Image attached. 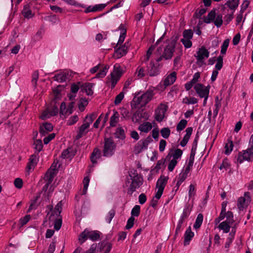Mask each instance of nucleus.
<instances>
[{
	"label": "nucleus",
	"mask_w": 253,
	"mask_h": 253,
	"mask_svg": "<svg viewBox=\"0 0 253 253\" xmlns=\"http://www.w3.org/2000/svg\"><path fill=\"white\" fill-rule=\"evenodd\" d=\"M56 166L52 165L45 175V179L47 182L43 187L42 193L43 196L47 199L51 196L54 191V187L51 185L49 186V185L56 175Z\"/></svg>",
	"instance_id": "1"
},
{
	"label": "nucleus",
	"mask_w": 253,
	"mask_h": 253,
	"mask_svg": "<svg viewBox=\"0 0 253 253\" xmlns=\"http://www.w3.org/2000/svg\"><path fill=\"white\" fill-rule=\"evenodd\" d=\"M95 118V115L94 114L86 116L83 124L79 128V130L76 136V139L81 138L87 133L89 126L92 124Z\"/></svg>",
	"instance_id": "2"
},
{
	"label": "nucleus",
	"mask_w": 253,
	"mask_h": 253,
	"mask_svg": "<svg viewBox=\"0 0 253 253\" xmlns=\"http://www.w3.org/2000/svg\"><path fill=\"white\" fill-rule=\"evenodd\" d=\"M154 95V91L152 89H149L145 93L140 96L135 97L133 99V101L141 107L145 106L153 98Z\"/></svg>",
	"instance_id": "3"
},
{
	"label": "nucleus",
	"mask_w": 253,
	"mask_h": 253,
	"mask_svg": "<svg viewBox=\"0 0 253 253\" xmlns=\"http://www.w3.org/2000/svg\"><path fill=\"white\" fill-rule=\"evenodd\" d=\"M194 163V158H190L187 165L183 169L181 172L178 174L177 177V180L176 185L174 188H176V190L179 189V186L186 179L188 174L192 167Z\"/></svg>",
	"instance_id": "4"
},
{
	"label": "nucleus",
	"mask_w": 253,
	"mask_h": 253,
	"mask_svg": "<svg viewBox=\"0 0 253 253\" xmlns=\"http://www.w3.org/2000/svg\"><path fill=\"white\" fill-rule=\"evenodd\" d=\"M168 108L169 103L168 102H161L158 104L155 110V120L159 122H162L166 117Z\"/></svg>",
	"instance_id": "5"
},
{
	"label": "nucleus",
	"mask_w": 253,
	"mask_h": 253,
	"mask_svg": "<svg viewBox=\"0 0 253 253\" xmlns=\"http://www.w3.org/2000/svg\"><path fill=\"white\" fill-rule=\"evenodd\" d=\"M116 144L111 138L104 139V145L103 150V155L105 157H111L115 153Z\"/></svg>",
	"instance_id": "6"
},
{
	"label": "nucleus",
	"mask_w": 253,
	"mask_h": 253,
	"mask_svg": "<svg viewBox=\"0 0 253 253\" xmlns=\"http://www.w3.org/2000/svg\"><path fill=\"white\" fill-rule=\"evenodd\" d=\"M204 22L206 23L213 22L217 27H220L223 23L222 16L221 14H216L215 11L212 10L205 18Z\"/></svg>",
	"instance_id": "7"
},
{
	"label": "nucleus",
	"mask_w": 253,
	"mask_h": 253,
	"mask_svg": "<svg viewBox=\"0 0 253 253\" xmlns=\"http://www.w3.org/2000/svg\"><path fill=\"white\" fill-rule=\"evenodd\" d=\"M176 42L173 41L165 47L162 55L157 58L156 60V62H159L161 61L163 58L166 60H169L172 58L174 51Z\"/></svg>",
	"instance_id": "8"
},
{
	"label": "nucleus",
	"mask_w": 253,
	"mask_h": 253,
	"mask_svg": "<svg viewBox=\"0 0 253 253\" xmlns=\"http://www.w3.org/2000/svg\"><path fill=\"white\" fill-rule=\"evenodd\" d=\"M123 75L122 69L119 64L114 66L113 71L111 74L110 83L112 88H114Z\"/></svg>",
	"instance_id": "9"
},
{
	"label": "nucleus",
	"mask_w": 253,
	"mask_h": 253,
	"mask_svg": "<svg viewBox=\"0 0 253 253\" xmlns=\"http://www.w3.org/2000/svg\"><path fill=\"white\" fill-rule=\"evenodd\" d=\"M168 177L164 175H161L158 179L156 184V188L158 190L155 195V198L157 199H159L162 196L164 188L168 182Z\"/></svg>",
	"instance_id": "10"
},
{
	"label": "nucleus",
	"mask_w": 253,
	"mask_h": 253,
	"mask_svg": "<svg viewBox=\"0 0 253 253\" xmlns=\"http://www.w3.org/2000/svg\"><path fill=\"white\" fill-rule=\"evenodd\" d=\"M253 159V150L250 148L243 150L239 153L237 159V162L241 164L244 161H251Z\"/></svg>",
	"instance_id": "11"
},
{
	"label": "nucleus",
	"mask_w": 253,
	"mask_h": 253,
	"mask_svg": "<svg viewBox=\"0 0 253 253\" xmlns=\"http://www.w3.org/2000/svg\"><path fill=\"white\" fill-rule=\"evenodd\" d=\"M132 182L128 190V193L132 194L136 189L138 188L143 183V178L141 176L136 175L132 178Z\"/></svg>",
	"instance_id": "12"
},
{
	"label": "nucleus",
	"mask_w": 253,
	"mask_h": 253,
	"mask_svg": "<svg viewBox=\"0 0 253 253\" xmlns=\"http://www.w3.org/2000/svg\"><path fill=\"white\" fill-rule=\"evenodd\" d=\"M194 89L201 98H203V96H209L210 92L209 86H205L201 84L198 83L195 84Z\"/></svg>",
	"instance_id": "13"
},
{
	"label": "nucleus",
	"mask_w": 253,
	"mask_h": 253,
	"mask_svg": "<svg viewBox=\"0 0 253 253\" xmlns=\"http://www.w3.org/2000/svg\"><path fill=\"white\" fill-rule=\"evenodd\" d=\"M58 110L57 107L52 106L44 110L41 115V118L42 120H46L52 116L57 114Z\"/></svg>",
	"instance_id": "14"
},
{
	"label": "nucleus",
	"mask_w": 253,
	"mask_h": 253,
	"mask_svg": "<svg viewBox=\"0 0 253 253\" xmlns=\"http://www.w3.org/2000/svg\"><path fill=\"white\" fill-rule=\"evenodd\" d=\"M74 106V102H71L68 107L66 108V104L62 102L60 105V113L62 115H69L71 114L73 111V107Z\"/></svg>",
	"instance_id": "15"
},
{
	"label": "nucleus",
	"mask_w": 253,
	"mask_h": 253,
	"mask_svg": "<svg viewBox=\"0 0 253 253\" xmlns=\"http://www.w3.org/2000/svg\"><path fill=\"white\" fill-rule=\"evenodd\" d=\"M38 161L39 157L37 155L33 154L32 155L29 159V162L26 167L27 171L28 172H30L31 171L33 170Z\"/></svg>",
	"instance_id": "16"
},
{
	"label": "nucleus",
	"mask_w": 253,
	"mask_h": 253,
	"mask_svg": "<svg viewBox=\"0 0 253 253\" xmlns=\"http://www.w3.org/2000/svg\"><path fill=\"white\" fill-rule=\"evenodd\" d=\"M250 197L247 194H245L244 197H241L238 200L237 207L240 210H243L247 206L250 202Z\"/></svg>",
	"instance_id": "17"
},
{
	"label": "nucleus",
	"mask_w": 253,
	"mask_h": 253,
	"mask_svg": "<svg viewBox=\"0 0 253 253\" xmlns=\"http://www.w3.org/2000/svg\"><path fill=\"white\" fill-rule=\"evenodd\" d=\"M209 56V52L205 47H202L199 49L197 52V55L196 56L197 59L198 61H202L203 59H205L208 58Z\"/></svg>",
	"instance_id": "18"
},
{
	"label": "nucleus",
	"mask_w": 253,
	"mask_h": 253,
	"mask_svg": "<svg viewBox=\"0 0 253 253\" xmlns=\"http://www.w3.org/2000/svg\"><path fill=\"white\" fill-rule=\"evenodd\" d=\"M53 129V126L48 123H43L40 126V133L44 135Z\"/></svg>",
	"instance_id": "19"
},
{
	"label": "nucleus",
	"mask_w": 253,
	"mask_h": 253,
	"mask_svg": "<svg viewBox=\"0 0 253 253\" xmlns=\"http://www.w3.org/2000/svg\"><path fill=\"white\" fill-rule=\"evenodd\" d=\"M194 236V234L192 232L191 227H189L186 230L184 234V246H186L188 245Z\"/></svg>",
	"instance_id": "20"
},
{
	"label": "nucleus",
	"mask_w": 253,
	"mask_h": 253,
	"mask_svg": "<svg viewBox=\"0 0 253 253\" xmlns=\"http://www.w3.org/2000/svg\"><path fill=\"white\" fill-rule=\"evenodd\" d=\"M232 224L233 223H231L230 221H223L219 223L217 227L219 230H222L223 233H227L230 231V228Z\"/></svg>",
	"instance_id": "21"
},
{
	"label": "nucleus",
	"mask_w": 253,
	"mask_h": 253,
	"mask_svg": "<svg viewBox=\"0 0 253 253\" xmlns=\"http://www.w3.org/2000/svg\"><path fill=\"white\" fill-rule=\"evenodd\" d=\"M152 128V125L150 122H144L138 126V129L142 132L148 133Z\"/></svg>",
	"instance_id": "22"
},
{
	"label": "nucleus",
	"mask_w": 253,
	"mask_h": 253,
	"mask_svg": "<svg viewBox=\"0 0 253 253\" xmlns=\"http://www.w3.org/2000/svg\"><path fill=\"white\" fill-rule=\"evenodd\" d=\"M127 48L126 44L122 47H118L114 53V57L116 58H120L123 57L126 53Z\"/></svg>",
	"instance_id": "23"
},
{
	"label": "nucleus",
	"mask_w": 253,
	"mask_h": 253,
	"mask_svg": "<svg viewBox=\"0 0 253 253\" xmlns=\"http://www.w3.org/2000/svg\"><path fill=\"white\" fill-rule=\"evenodd\" d=\"M176 78V73L175 72H173L170 74L165 79L164 81V85L165 86H167L168 85L173 84L174 82L175 81Z\"/></svg>",
	"instance_id": "24"
},
{
	"label": "nucleus",
	"mask_w": 253,
	"mask_h": 253,
	"mask_svg": "<svg viewBox=\"0 0 253 253\" xmlns=\"http://www.w3.org/2000/svg\"><path fill=\"white\" fill-rule=\"evenodd\" d=\"M106 6V4H96L93 6H90L86 8L85 11L86 13H88L90 12H96L101 11V10L104 9Z\"/></svg>",
	"instance_id": "25"
},
{
	"label": "nucleus",
	"mask_w": 253,
	"mask_h": 253,
	"mask_svg": "<svg viewBox=\"0 0 253 253\" xmlns=\"http://www.w3.org/2000/svg\"><path fill=\"white\" fill-rule=\"evenodd\" d=\"M68 74L65 72H62L56 74L53 77V79L58 82H63L68 79Z\"/></svg>",
	"instance_id": "26"
},
{
	"label": "nucleus",
	"mask_w": 253,
	"mask_h": 253,
	"mask_svg": "<svg viewBox=\"0 0 253 253\" xmlns=\"http://www.w3.org/2000/svg\"><path fill=\"white\" fill-rule=\"evenodd\" d=\"M75 151L71 148H68L64 151L61 154V157L63 159L71 160L75 155Z\"/></svg>",
	"instance_id": "27"
},
{
	"label": "nucleus",
	"mask_w": 253,
	"mask_h": 253,
	"mask_svg": "<svg viewBox=\"0 0 253 253\" xmlns=\"http://www.w3.org/2000/svg\"><path fill=\"white\" fill-rule=\"evenodd\" d=\"M109 66L108 65H101L99 72L96 74V78H102L104 77L108 71Z\"/></svg>",
	"instance_id": "28"
},
{
	"label": "nucleus",
	"mask_w": 253,
	"mask_h": 253,
	"mask_svg": "<svg viewBox=\"0 0 253 253\" xmlns=\"http://www.w3.org/2000/svg\"><path fill=\"white\" fill-rule=\"evenodd\" d=\"M94 86V84L88 83L84 84L82 87L87 95H91L93 93V88Z\"/></svg>",
	"instance_id": "29"
},
{
	"label": "nucleus",
	"mask_w": 253,
	"mask_h": 253,
	"mask_svg": "<svg viewBox=\"0 0 253 253\" xmlns=\"http://www.w3.org/2000/svg\"><path fill=\"white\" fill-rule=\"evenodd\" d=\"M159 70L154 65V62H151L148 67V74L150 76H155L158 74Z\"/></svg>",
	"instance_id": "30"
},
{
	"label": "nucleus",
	"mask_w": 253,
	"mask_h": 253,
	"mask_svg": "<svg viewBox=\"0 0 253 253\" xmlns=\"http://www.w3.org/2000/svg\"><path fill=\"white\" fill-rule=\"evenodd\" d=\"M22 14L23 16L27 18H31L34 16V13L30 9L29 4H26L24 6L22 11Z\"/></svg>",
	"instance_id": "31"
},
{
	"label": "nucleus",
	"mask_w": 253,
	"mask_h": 253,
	"mask_svg": "<svg viewBox=\"0 0 253 253\" xmlns=\"http://www.w3.org/2000/svg\"><path fill=\"white\" fill-rule=\"evenodd\" d=\"M119 114L118 112L114 111L113 115L110 118V125L111 126H115L119 121Z\"/></svg>",
	"instance_id": "32"
},
{
	"label": "nucleus",
	"mask_w": 253,
	"mask_h": 253,
	"mask_svg": "<svg viewBox=\"0 0 253 253\" xmlns=\"http://www.w3.org/2000/svg\"><path fill=\"white\" fill-rule=\"evenodd\" d=\"M100 157V151L98 149H95L91 156V161L93 164H96L97 160Z\"/></svg>",
	"instance_id": "33"
},
{
	"label": "nucleus",
	"mask_w": 253,
	"mask_h": 253,
	"mask_svg": "<svg viewBox=\"0 0 253 253\" xmlns=\"http://www.w3.org/2000/svg\"><path fill=\"white\" fill-rule=\"evenodd\" d=\"M182 153V151L180 149L175 150L172 154V159L171 160L176 161L177 163L180 160Z\"/></svg>",
	"instance_id": "34"
},
{
	"label": "nucleus",
	"mask_w": 253,
	"mask_h": 253,
	"mask_svg": "<svg viewBox=\"0 0 253 253\" xmlns=\"http://www.w3.org/2000/svg\"><path fill=\"white\" fill-rule=\"evenodd\" d=\"M88 230L85 229L79 236L78 240L81 244L84 243L88 238Z\"/></svg>",
	"instance_id": "35"
},
{
	"label": "nucleus",
	"mask_w": 253,
	"mask_h": 253,
	"mask_svg": "<svg viewBox=\"0 0 253 253\" xmlns=\"http://www.w3.org/2000/svg\"><path fill=\"white\" fill-rule=\"evenodd\" d=\"M100 237L98 232L95 231H89L88 230V237L92 241H96L99 239Z\"/></svg>",
	"instance_id": "36"
},
{
	"label": "nucleus",
	"mask_w": 253,
	"mask_h": 253,
	"mask_svg": "<svg viewBox=\"0 0 253 253\" xmlns=\"http://www.w3.org/2000/svg\"><path fill=\"white\" fill-rule=\"evenodd\" d=\"M119 29L121 30L122 29V31L117 43V46L121 45L124 42L126 36V30L124 29V26L123 25H121L119 27Z\"/></svg>",
	"instance_id": "37"
},
{
	"label": "nucleus",
	"mask_w": 253,
	"mask_h": 253,
	"mask_svg": "<svg viewBox=\"0 0 253 253\" xmlns=\"http://www.w3.org/2000/svg\"><path fill=\"white\" fill-rule=\"evenodd\" d=\"M145 150L146 149L145 148L141 140L138 142L134 148V151L136 154H139Z\"/></svg>",
	"instance_id": "38"
},
{
	"label": "nucleus",
	"mask_w": 253,
	"mask_h": 253,
	"mask_svg": "<svg viewBox=\"0 0 253 253\" xmlns=\"http://www.w3.org/2000/svg\"><path fill=\"white\" fill-rule=\"evenodd\" d=\"M191 211V208L190 206H186L183 210V213H182L180 219L184 221V220L189 215Z\"/></svg>",
	"instance_id": "39"
},
{
	"label": "nucleus",
	"mask_w": 253,
	"mask_h": 253,
	"mask_svg": "<svg viewBox=\"0 0 253 253\" xmlns=\"http://www.w3.org/2000/svg\"><path fill=\"white\" fill-rule=\"evenodd\" d=\"M239 0H229L226 3L227 5L231 9L235 10L239 5Z\"/></svg>",
	"instance_id": "40"
},
{
	"label": "nucleus",
	"mask_w": 253,
	"mask_h": 253,
	"mask_svg": "<svg viewBox=\"0 0 253 253\" xmlns=\"http://www.w3.org/2000/svg\"><path fill=\"white\" fill-rule=\"evenodd\" d=\"M231 165L227 159H225L223 160L222 164L219 167L220 170H226L230 169Z\"/></svg>",
	"instance_id": "41"
},
{
	"label": "nucleus",
	"mask_w": 253,
	"mask_h": 253,
	"mask_svg": "<svg viewBox=\"0 0 253 253\" xmlns=\"http://www.w3.org/2000/svg\"><path fill=\"white\" fill-rule=\"evenodd\" d=\"M182 102L186 104H195L198 102V99L193 97H185L183 99Z\"/></svg>",
	"instance_id": "42"
},
{
	"label": "nucleus",
	"mask_w": 253,
	"mask_h": 253,
	"mask_svg": "<svg viewBox=\"0 0 253 253\" xmlns=\"http://www.w3.org/2000/svg\"><path fill=\"white\" fill-rule=\"evenodd\" d=\"M203 220V216L201 213H199L196 219V221L194 224V228L195 229L199 228L202 224Z\"/></svg>",
	"instance_id": "43"
},
{
	"label": "nucleus",
	"mask_w": 253,
	"mask_h": 253,
	"mask_svg": "<svg viewBox=\"0 0 253 253\" xmlns=\"http://www.w3.org/2000/svg\"><path fill=\"white\" fill-rule=\"evenodd\" d=\"M196 191L195 186L193 184H190L188 190V196L189 199H194L196 195Z\"/></svg>",
	"instance_id": "44"
},
{
	"label": "nucleus",
	"mask_w": 253,
	"mask_h": 253,
	"mask_svg": "<svg viewBox=\"0 0 253 253\" xmlns=\"http://www.w3.org/2000/svg\"><path fill=\"white\" fill-rule=\"evenodd\" d=\"M233 143L231 140H228L225 146V153L226 155H229L232 151L233 148Z\"/></svg>",
	"instance_id": "45"
},
{
	"label": "nucleus",
	"mask_w": 253,
	"mask_h": 253,
	"mask_svg": "<svg viewBox=\"0 0 253 253\" xmlns=\"http://www.w3.org/2000/svg\"><path fill=\"white\" fill-rule=\"evenodd\" d=\"M142 143H143V146H144L146 149H147L148 146L150 143L153 142V140L152 137L151 136H148L146 138L140 140Z\"/></svg>",
	"instance_id": "46"
},
{
	"label": "nucleus",
	"mask_w": 253,
	"mask_h": 253,
	"mask_svg": "<svg viewBox=\"0 0 253 253\" xmlns=\"http://www.w3.org/2000/svg\"><path fill=\"white\" fill-rule=\"evenodd\" d=\"M88 104V101L87 99L84 98L81 99L80 101V103L79 104V109L81 111L83 112L84 111L85 107Z\"/></svg>",
	"instance_id": "47"
},
{
	"label": "nucleus",
	"mask_w": 253,
	"mask_h": 253,
	"mask_svg": "<svg viewBox=\"0 0 253 253\" xmlns=\"http://www.w3.org/2000/svg\"><path fill=\"white\" fill-rule=\"evenodd\" d=\"M34 149L39 152L42 148V143L41 140L37 139L34 141Z\"/></svg>",
	"instance_id": "48"
},
{
	"label": "nucleus",
	"mask_w": 253,
	"mask_h": 253,
	"mask_svg": "<svg viewBox=\"0 0 253 253\" xmlns=\"http://www.w3.org/2000/svg\"><path fill=\"white\" fill-rule=\"evenodd\" d=\"M160 132L163 138H168L170 134V130L168 127H164L161 130Z\"/></svg>",
	"instance_id": "49"
},
{
	"label": "nucleus",
	"mask_w": 253,
	"mask_h": 253,
	"mask_svg": "<svg viewBox=\"0 0 253 253\" xmlns=\"http://www.w3.org/2000/svg\"><path fill=\"white\" fill-rule=\"evenodd\" d=\"M89 182V178L88 176H86L84 178L83 180L84 189L83 190V194H86L88 188V186Z\"/></svg>",
	"instance_id": "50"
},
{
	"label": "nucleus",
	"mask_w": 253,
	"mask_h": 253,
	"mask_svg": "<svg viewBox=\"0 0 253 253\" xmlns=\"http://www.w3.org/2000/svg\"><path fill=\"white\" fill-rule=\"evenodd\" d=\"M187 121L184 119L181 120L177 124L176 126V130L177 131H181L183 130L186 126Z\"/></svg>",
	"instance_id": "51"
},
{
	"label": "nucleus",
	"mask_w": 253,
	"mask_h": 253,
	"mask_svg": "<svg viewBox=\"0 0 253 253\" xmlns=\"http://www.w3.org/2000/svg\"><path fill=\"white\" fill-rule=\"evenodd\" d=\"M229 39H226L224 41V42L221 47V54H225L226 53L227 49L229 46Z\"/></svg>",
	"instance_id": "52"
},
{
	"label": "nucleus",
	"mask_w": 253,
	"mask_h": 253,
	"mask_svg": "<svg viewBox=\"0 0 253 253\" xmlns=\"http://www.w3.org/2000/svg\"><path fill=\"white\" fill-rule=\"evenodd\" d=\"M125 91H123L117 95L115 98L114 103L115 105H119L124 98Z\"/></svg>",
	"instance_id": "53"
},
{
	"label": "nucleus",
	"mask_w": 253,
	"mask_h": 253,
	"mask_svg": "<svg viewBox=\"0 0 253 253\" xmlns=\"http://www.w3.org/2000/svg\"><path fill=\"white\" fill-rule=\"evenodd\" d=\"M79 120L78 115H74L71 117L67 122V124L68 126H72L76 123Z\"/></svg>",
	"instance_id": "54"
},
{
	"label": "nucleus",
	"mask_w": 253,
	"mask_h": 253,
	"mask_svg": "<svg viewBox=\"0 0 253 253\" xmlns=\"http://www.w3.org/2000/svg\"><path fill=\"white\" fill-rule=\"evenodd\" d=\"M81 86V84L80 83H78L77 84H73L71 86V92L74 94L77 93Z\"/></svg>",
	"instance_id": "55"
},
{
	"label": "nucleus",
	"mask_w": 253,
	"mask_h": 253,
	"mask_svg": "<svg viewBox=\"0 0 253 253\" xmlns=\"http://www.w3.org/2000/svg\"><path fill=\"white\" fill-rule=\"evenodd\" d=\"M223 66V57L221 56L218 57L215 67L216 70H220Z\"/></svg>",
	"instance_id": "56"
},
{
	"label": "nucleus",
	"mask_w": 253,
	"mask_h": 253,
	"mask_svg": "<svg viewBox=\"0 0 253 253\" xmlns=\"http://www.w3.org/2000/svg\"><path fill=\"white\" fill-rule=\"evenodd\" d=\"M180 41L185 48H190L192 46V43L191 39L182 38L180 40Z\"/></svg>",
	"instance_id": "57"
},
{
	"label": "nucleus",
	"mask_w": 253,
	"mask_h": 253,
	"mask_svg": "<svg viewBox=\"0 0 253 253\" xmlns=\"http://www.w3.org/2000/svg\"><path fill=\"white\" fill-rule=\"evenodd\" d=\"M193 35V33L191 30H185L183 32V38L191 39Z\"/></svg>",
	"instance_id": "58"
},
{
	"label": "nucleus",
	"mask_w": 253,
	"mask_h": 253,
	"mask_svg": "<svg viewBox=\"0 0 253 253\" xmlns=\"http://www.w3.org/2000/svg\"><path fill=\"white\" fill-rule=\"evenodd\" d=\"M62 203V202H59L55 206L54 212L56 213V216H59L61 212Z\"/></svg>",
	"instance_id": "59"
},
{
	"label": "nucleus",
	"mask_w": 253,
	"mask_h": 253,
	"mask_svg": "<svg viewBox=\"0 0 253 253\" xmlns=\"http://www.w3.org/2000/svg\"><path fill=\"white\" fill-rule=\"evenodd\" d=\"M140 207L138 205H135L131 210V216H138L140 213Z\"/></svg>",
	"instance_id": "60"
},
{
	"label": "nucleus",
	"mask_w": 253,
	"mask_h": 253,
	"mask_svg": "<svg viewBox=\"0 0 253 253\" xmlns=\"http://www.w3.org/2000/svg\"><path fill=\"white\" fill-rule=\"evenodd\" d=\"M39 72L38 71H35L32 75V82L33 84L35 86H36L37 85V81L39 79Z\"/></svg>",
	"instance_id": "61"
},
{
	"label": "nucleus",
	"mask_w": 253,
	"mask_h": 253,
	"mask_svg": "<svg viewBox=\"0 0 253 253\" xmlns=\"http://www.w3.org/2000/svg\"><path fill=\"white\" fill-rule=\"evenodd\" d=\"M135 73L138 77L142 78L145 76V70L143 67H138Z\"/></svg>",
	"instance_id": "62"
},
{
	"label": "nucleus",
	"mask_w": 253,
	"mask_h": 253,
	"mask_svg": "<svg viewBox=\"0 0 253 253\" xmlns=\"http://www.w3.org/2000/svg\"><path fill=\"white\" fill-rule=\"evenodd\" d=\"M186 134L184 135L183 139L186 140L187 141H188L190 136L191 135L193 131V128L192 127H188L186 129Z\"/></svg>",
	"instance_id": "63"
},
{
	"label": "nucleus",
	"mask_w": 253,
	"mask_h": 253,
	"mask_svg": "<svg viewBox=\"0 0 253 253\" xmlns=\"http://www.w3.org/2000/svg\"><path fill=\"white\" fill-rule=\"evenodd\" d=\"M225 217V211H221V212L218 217L214 220V223L215 225H217L220 221L223 220Z\"/></svg>",
	"instance_id": "64"
}]
</instances>
